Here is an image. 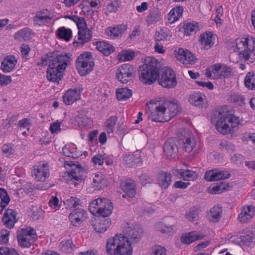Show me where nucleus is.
Instances as JSON below:
<instances>
[{"mask_svg": "<svg viewBox=\"0 0 255 255\" xmlns=\"http://www.w3.org/2000/svg\"><path fill=\"white\" fill-rule=\"evenodd\" d=\"M70 61L68 54L56 55L55 53L47 54L41 58L38 65L46 66L47 78L49 81L59 82L63 77V72Z\"/></svg>", "mask_w": 255, "mask_h": 255, "instance_id": "nucleus-1", "label": "nucleus"}, {"mask_svg": "<svg viewBox=\"0 0 255 255\" xmlns=\"http://www.w3.org/2000/svg\"><path fill=\"white\" fill-rule=\"evenodd\" d=\"M148 118L152 121L163 123L169 121L178 112L177 102L167 100L150 101L147 103Z\"/></svg>", "mask_w": 255, "mask_h": 255, "instance_id": "nucleus-2", "label": "nucleus"}, {"mask_svg": "<svg viewBox=\"0 0 255 255\" xmlns=\"http://www.w3.org/2000/svg\"><path fill=\"white\" fill-rule=\"evenodd\" d=\"M233 47L241 61L253 63L255 60V38L251 36L235 39Z\"/></svg>", "mask_w": 255, "mask_h": 255, "instance_id": "nucleus-3", "label": "nucleus"}, {"mask_svg": "<svg viewBox=\"0 0 255 255\" xmlns=\"http://www.w3.org/2000/svg\"><path fill=\"white\" fill-rule=\"evenodd\" d=\"M217 119L216 128L222 134H227L238 127L239 124L238 117H235L226 108L221 109L214 115Z\"/></svg>", "mask_w": 255, "mask_h": 255, "instance_id": "nucleus-4", "label": "nucleus"}, {"mask_svg": "<svg viewBox=\"0 0 255 255\" xmlns=\"http://www.w3.org/2000/svg\"><path fill=\"white\" fill-rule=\"evenodd\" d=\"M106 251L109 255H131L132 248L126 237L120 234L108 240Z\"/></svg>", "mask_w": 255, "mask_h": 255, "instance_id": "nucleus-5", "label": "nucleus"}, {"mask_svg": "<svg viewBox=\"0 0 255 255\" xmlns=\"http://www.w3.org/2000/svg\"><path fill=\"white\" fill-rule=\"evenodd\" d=\"M158 63L154 57H148L145 59V63L139 67V79L141 82L150 85L156 80L159 74Z\"/></svg>", "mask_w": 255, "mask_h": 255, "instance_id": "nucleus-6", "label": "nucleus"}, {"mask_svg": "<svg viewBox=\"0 0 255 255\" xmlns=\"http://www.w3.org/2000/svg\"><path fill=\"white\" fill-rule=\"evenodd\" d=\"M95 65L91 53L89 52L80 54L76 62V68L81 76L86 75L90 73Z\"/></svg>", "mask_w": 255, "mask_h": 255, "instance_id": "nucleus-7", "label": "nucleus"}, {"mask_svg": "<svg viewBox=\"0 0 255 255\" xmlns=\"http://www.w3.org/2000/svg\"><path fill=\"white\" fill-rule=\"evenodd\" d=\"M178 142L186 152H190L196 146L193 134L187 129L183 128L178 133Z\"/></svg>", "mask_w": 255, "mask_h": 255, "instance_id": "nucleus-8", "label": "nucleus"}, {"mask_svg": "<svg viewBox=\"0 0 255 255\" xmlns=\"http://www.w3.org/2000/svg\"><path fill=\"white\" fill-rule=\"evenodd\" d=\"M35 231L31 228L22 229L17 232V239L19 245L23 248H29L36 238Z\"/></svg>", "mask_w": 255, "mask_h": 255, "instance_id": "nucleus-9", "label": "nucleus"}, {"mask_svg": "<svg viewBox=\"0 0 255 255\" xmlns=\"http://www.w3.org/2000/svg\"><path fill=\"white\" fill-rule=\"evenodd\" d=\"M158 83L164 88H171L176 86L177 82L173 71L168 68H164L160 77L158 79Z\"/></svg>", "mask_w": 255, "mask_h": 255, "instance_id": "nucleus-10", "label": "nucleus"}, {"mask_svg": "<svg viewBox=\"0 0 255 255\" xmlns=\"http://www.w3.org/2000/svg\"><path fill=\"white\" fill-rule=\"evenodd\" d=\"M133 68L129 64L121 66L117 70L116 77L122 83L126 84L133 78Z\"/></svg>", "mask_w": 255, "mask_h": 255, "instance_id": "nucleus-11", "label": "nucleus"}, {"mask_svg": "<svg viewBox=\"0 0 255 255\" xmlns=\"http://www.w3.org/2000/svg\"><path fill=\"white\" fill-rule=\"evenodd\" d=\"M179 142L175 138L168 139L165 143L163 152L166 157L170 159H175L178 154Z\"/></svg>", "mask_w": 255, "mask_h": 255, "instance_id": "nucleus-12", "label": "nucleus"}, {"mask_svg": "<svg viewBox=\"0 0 255 255\" xmlns=\"http://www.w3.org/2000/svg\"><path fill=\"white\" fill-rule=\"evenodd\" d=\"M175 57L179 62L185 65L192 64L195 62L193 54L189 50L183 48H179L177 51H175Z\"/></svg>", "mask_w": 255, "mask_h": 255, "instance_id": "nucleus-13", "label": "nucleus"}, {"mask_svg": "<svg viewBox=\"0 0 255 255\" xmlns=\"http://www.w3.org/2000/svg\"><path fill=\"white\" fill-rule=\"evenodd\" d=\"M32 174L37 181H44L49 176V168L48 164L43 163L34 166Z\"/></svg>", "mask_w": 255, "mask_h": 255, "instance_id": "nucleus-14", "label": "nucleus"}, {"mask_svg": "<svg viewBox=\"0 0 255 255\" xmlns=\"http://www.w3.org/2000/svg\"><path fill=\"white\" fill-rule=\"evenodd\" d=\"M212 71L216 75L217 78L226 79L228 78L233 75V70L231 67L224 64L217 63L212 66Z\"/></svg>", "mask_w": 255, "mask_h": 255, "instance_id": "nucleus-15", "label": "nucleus"}, {"mask_svg": "<svg viewBox=\"0 0 255 255\" xmlns=\"http://www.w3.org/2000/svg\"><path fill=\"white\" fill-rule=\"evenodd\" d=\"M231 174L228 171H221L218 169L206 171L204 179L207 181H214L220 180H225L229 178Z\"/></svg>", "mask_w": 255, "mask_h": 255, "instance_id": "nucleus-16", "label": "nucleus"}, {"mask_svg": "<svg viewBox=\"0 0 255 255\" xmlns=\"http://www.w3.org/2000/svg\"><path fill=\"white\" fill-rule=\"evenodd\" d=\"M52 16L47 9H43L35 13L33 18V24L35 26H41L49 22Z\"/></svg>", "mask_w": 255, "mask_h": 255, "instance_id": "nucleus-17", "label": "nucleus"}, {"mask_svg": "<svg viewBox=\"0 0 255 255\" xmlns=\"http://www.w3.org/2000/svg\"><path fill=\"white\" fill-rule=\"evenodd\" d=\"M143 232L142 229L139 227H129L126 231L128 236L127 240H128L131 244L138 243L143 236Z\"/></svg>", "mask_w": 255, "mask_h": 255, "instance_id": "nucleus-18", "label": "nucleus"}, {"mask_svg": "<svg viewBox=\"0 0 255 255\" xmlns=\"http://www.w3.org/2000/svg\"><path fill=\"white\" fill-rule=\"evenodd\" d=\"M86 211L82 209L74 210L69 215V218L71 224L75 227H78L85 220Z\"/></svg>", "mask_w": 255, "mask_h": 255, "instance_id": "nucleus-19", "label": "nucleus"}, {"mask_svg": "<svg viewBox=\"0 0 255 255\" xmlns=\"http://www.w3.org/2000/svg\"><path fill=\"white\" fill-rule=\"evenodd\" d=\"M17 212L11 209H7L5 211L2 217V222L4 225L8 228L13 227L14 224L18 220L16 217Z\"/></svg>", "mask_w": 255, "mask_h": 255, "instance_id": "nucleus-20", "label": "nucleus"}, {"mask_svg": "<svg viewBox=\"0 0 255 255\" xmlns=\"http://www.w3.org/2000/svg\"><path fill=\"white\" fill-rule=\"evenodd\" d=\"M92 35V32L90 29L78 31V36L75 37L73 44L77 47L82 46L91 39Z\"/></svg>", "mask_w": 255, "mask_h": 255, "instance_id": "nucleus-21", "label": "nucleus"}, {"mask_svg": "<svg viewBox=\"0 0 255 255\" xmlns=\"http://www.w3.org/2000/svg\"><path fill=\"white\" fill-rule=\"evenodd\" d=\"M205 235L200 232L192 231L183 234L181 237V242L185 244H190L196 241L204 239Z\"/></svg>", "mask_w": 255, "mask_h": 255, "instance_id": "nucleus-22", "label": "nucleus"}, {"mask_svg": "<svg viewBox=\"0 0 255 255\" xmlns=\"http://www.w3.org/2000/svg\"><path fill=\"white\" fill-rule=\"evenodd\" d=\"M80 98V89H69L63 96L64 103L67 105H72Z\"/></svg>", "mask_w": 255, "mask_h": 255, "instance_id": "nucleus-23", "label": "nucleus"}, {"mask_svg": "<svg viewBox=\"0 0 255 255\" xmlns=\"http://www.w3.org/2000/svg\"><path fill=\"white\" fill-rule=\"evenodd\" d=\"M173 173L180 175V178L185 181H194L198 177V173L192 170L176 169Z\"/></svg>", "mask_w": 255, "mask_h": 255, "instance_id": "nucleus-24", "label": "nucleus"}, {"mask_svg": "<svg viewBox=\"0 0 255 255\" xmlns=\"http://www.w3.org/2000/svg\"><path fill=\"white\" fill-rule=\"evenodd\" d=\"M17 63V59L13 55L6 56L1 62V70L4 73H9L12 71Z\"/></svg>", "mask_w": 255, "mask_h": 255, "instance_id": "nucleus-25", "label": "nucleus"}, {"mask_svg": "<svg viewBox=\"0 0 255 255\" xmlns=\"http://www.w3.org/2000/svg\"><path fill=\"white\" fill-rule=\"evenodd\" d=\"M255 215V207L252 205L244 206L239 215V220L242 223L247 222Z\"/></svg>", "mask_w": 255, "mask_h": 255, "instance_id": "nucleus-26", "label": "nucleus"}, {"mask_svg": "<svg viewBox=\"0 0 255 255\" xmlns=\"http://www.w3.org/2000/svg\"><path fill=\"white\" fill-rule=\"evenodd\" d=\"M126 25H119L116 27H109L106 30L107 36L112 39H115L122 36V34L127 30Z\"/></svg>", "mask_w": 255, "mask_h": 255, "instance_id": "nucleus-27", "label": "nucleus"}, {"mask_svg": "<svg viewBox=\"0 0 255 255\" xmlns=\"http://www.w3.org/2000/svg\"><path fill=\"white\" fill-rule=\"evenodd\" d=\"M213 36L211 32L203 33L200 35L199 41L205 49H209L213 46Z\"/></svg>", "mask_w": 255, "mask_h": 255, "instance_id": "nucleus-28", "label": "nucleus"}, {"mask_svg": "<svg viewBox=\"0 0 255 255\" xmlns=\"http://www.w3.org/2000/svg\"><path fill=\"white\" fill-rule=\"evenodd\" d=\"M123 160L129 167L136 166L141 163V158L137 153L126 154Z\"/></svg>", "mask_w": 255, "mask_h": 255, "instance_id": "nucleus-29", "label": "nucleus"}, {"mask_svg": "<svg viewBox=\"0 0 255 255\" xmlns=\"http://www.w3.org/2000/svg\"><path fill=\"white\" fill-rule=\"evenodd\" d=\"M103 204V207L100 209V210L97 213V216L107 217L112 214L113 210V206L112 202L108 199H106Z\"/></svg>", "mask_w": 255, "mask_h": 255, "instance_id": "nucleus-30", "label": "nucleus"}, {"mask_svg": "<svg viewBox=\"0 0 255 255\" xmlns=\"http://www.w3.org/2000/svg\"><path fill=\"white\" fill-rule=\"evenodd\" d=\"M205 96L201 93H194L189 98V102L196 107H202L204 104Z\"/></svg>", "mask_w": 255, "mask_h": 255, "instance_id": "nucleus-31", "label": "nucleus"}, {"mask_svg": "<svg viewBox=\"0 0 255 255\" xmlns=\"http://www.w3.org/2000/svg\"><path fill=\"white\" fill-rule=\"evenodd\" d=\"M183 11L182 6H176L171 9L168 14L169 22L173 23L182 17Z\"/></svg>", "mask_w": 255, "mask_h": 255, "instance_id": "nucleus-32", "label": "nucleus"}, {"mask_svg": "<svg viewBox=\"0 0 255 255\" xmlns=\"http://www.w3.org/2000/svg\"><path fill=\"white\" fill-rule=\"evenodd\" d=\"M106 198H99L92 201L89 205V211L93 214L95 216L97 213L103 207V204Z\"/></svg>", "mask_w": 255, "mask_h": 255, "instance_id": "nucleus-33", "label": "nucleus"}, {"mask_svg": "<svg viewBox=\"0 0 255 255\" xmlns=\"http://www.w3.org/2000/svg\"><path fill=\"white\" fill-rule=\"evenodd\" d=\"M123 191L129 197H133L136 193L135 183L132 180H127L122 185Z\"/></svg>", "mask_w": 255, "mask_h": 255, "instance_id": "nucleus-34", "label": "nucleus"}, {"mask_svg": "<svg viewBox=\"0 0 255 255\" xmlns=\"http://www.w3.org/2000/svg\"><path fill=\"white\" fill-rule=\"evenodd\" d=\"M172 175L167 172H161L158 177V184L164 189L167 188L171 183Z\"/></svg>", "mask_w": 255, "mask_h": 255, "instance_id": "nucleus-35", "label": "nucleus"}, {"mask_svg": "<svg viewBox=\"0 0 255 255\" xmlns=\"http://www.w3.org/2000/svg\"><path fill=\"white\" fill-rule=\"evenodd\" d=\"M97 49L106 56L110 55L114 51L113 46L105 41L97 42Z\"/></svg>", "mask_w": 255, "mask_h": 255, "instance_id": "nucleus-36", "label": "nucleus"}, {"mask_svg": "<svg viewBox=\"0 0 255 255\" xmlns=\"http://www.w3.org/2000/svg\"><path fill=\"white\" fill-rule=\"evenodd\" d=\"M222 209L218 205L214 206L211 210L209 214V220L212 222H217L221 218Z\"/></svg>", "mask_w": 255, "mask_h": 255, "instance_id": "nucleus-37", "label": "nucleus"}, {"mask_svg": "<svg viewBox=\"0 0 255 255\" xmlns=\"http://www.w3.org/2000/svg\"><path fill=\"white\" fill-rule=\"evenodd\" d=\"M32 31L28 28H25L17 32L14 38L19 41L28 40L31 38Z\"/></svg>", "mask_w": 255, "mask_h": 255, "instance_id": "nucleus-38", "label": "nucleus"}, {"mask_svg": "<svg viewBox=\"0 0 255 255\" xmlns=\"http://www.w3.org/2000/svg\"><path fill=\"white\" fill-rule=\"evenodd\" d=\"M111 224V221L108 219H105L93 225L94 229L99 233H104Z\"/></svg>", "mask_w": 255, "mask_h": 255, "instance_id": "nucleus-39", "label": "nucleus"}, {"mask_svg": "<svg viewBox=\"0 0 255 255\" xmlns=\"http://www.w3.org/2000/svg\"><path fill=\"white\" fill-rule=\"evenodd\" d=\"M59 248L64 253H70L75 248V246L71 240H68L61 242L59 245Z\"/></svg>", "mask_w": 255, "mask_h": 255, "instance_id": "nucleus-40", "label": "nucleus"}, {"mask_svg": "<svg viewBox=\"0 0 255 255\" xmlns=\"http://www.w3.org/2000/svg\"><path fill=\"white\" fill-rule=\"evenodd\" d=\"M244 83L245 86L251 90L255 89V72H249L246 75Z\"/></svg>", "mask_w": 255, "mask_h": 255, "instance_id": "nucleus-41", "label": "nucleus"}, {"mask_svg": "<svg viewBox=\"0 0 255 255\" xmlns=\"http://www.w3.org/2000/svg\"><path fill=\"white\" fill-rule=\"evenodd\" d=\"M69 18L76 24L78 28V31H80L81 30H84L85 29H89L87 27V25L84 18L82 17H79L77 15L69 16Z\"/></svg>", "mask_w": 255, "mask_h": 255, "instance_id": "nucleus-42", "label": "nucleus"}, {"mask_svg": "<svg viewBox=\"0 0 255 255\" xmlns=\"http://www.w3.org/2000/svg\"><path fill=\"white\" fill-rule=\"evenodd\" d=\"M56 33L60 38L64 39L66 41H69L72 34V31L70 29L66 28L64 27L59 28Z\"/></svg>", "mask_w": 255, "mask_h": 255, "instance_id": "nucleus-43", "label": "nucleus"}, {"mask_svg": "<svg viewBox=\"0 0 255 255\" xmlns=\"http://www.w3.org/2000/svg\"><path fill=\"white\" fill-rule=\"evenodd\" d=\"M119 0H110L105 9L106 14L116 12L120 6Z\"/></svg>", "mask_w": 255, "mask_h": 255, "instance_id": "nucleus-44", "label": "nucleus"}, {"mask_svg": "<svg viewBox=\"0 0 255 255\" xmlns=\"http://www.w3.org/2000/svg\"><path fill=\"white\" fill-rule=\"evenodd\" d=\"M116 95L118 100H126L131 96L132 91L128 88H121L117 91Z\"/></svg>", "mask_w": 255, "mask_h": 255, "instance_id": "nucleus-45", "label": "nucleus"}, {"mask_svg": "<svg viewBox=\"0 0 255 255\" xmlns=\"http://www.w3.org/2000/svg\"><path fill=\"white\" fill-rule=\"evenodd\" d=\"M83 169L80 165H76L72 167L69 173V176L72 179L76 181H80L82 179Z\"/></svg>", "mask_w": 255, "mask_h": 255, "instance_id": "nucleus-46", "label": "nucleus"}, {"mask_svg": "<svg viewBox=\"0 0 255 255\" xmlns=\"http://www.w3.org/2000/svg\"><path fill=\"white\" fill-rule=\"evenodd\" d=\"M117 120L118 118L116 116H112L107 120L105 122V128L107 133H111L114 132V129Z\"/></svg>", "mask_w": 255, "mask_h": 255, "instance_id": "nucleus-47", "label": "nucleus"}, {"mask_svg": "<svg viewBox=\"0 0 255 255\" xmlns=\"http://www.w3.org/2000/svg\"><path fill=\"white\" fill-rule=\"evenodd\" d=\"M158 229L162 234H173L176 229L173 225H169L164 223H159L158 225Z\"/></svg>", "mask_w": 255, "mask_h": 255, "instance_id": "nucleus-48", "label": "nucleus"}, {"mask_svg": "<svg viewBox=\"0 0 255 255\" xmlns=\"http://www.w3.org/2000/svg\"><path fill=\"white\" fill-rule=\"evenodd\" d=\"M92 185L95 190H100L104 186V180L101 175L96 174L93 178Z\"/></svg>", "mask_w": 255, "mask_h": 255, "instance_id": "nucleus-49", "label": "nucleus"}, {"mask_svg": "<svg viewBox=\"0 0 255 255\" xmlns=\"http://www.w3.org/2000/svg\"><path fill=\"white\" fill-rule=\"evenodd\" d=\"M198 28V24L196 22L188 23L183 26L184 33L188 35L195 33Z\"/></svg>", "mask_w": 255, "mask_h": 255, "instance_id": "nucleus-50", "label": "nucleus"}, {"mask_svg": "<svg viewBox=\"0 0 255 255\" xmlns=\"http://www.w3.org/2000/svg\"><path fill=\"white\" fill-rule=\"evenodd\" d=\"M171 37L169 30L160 29L156 31L155 34V39L156 41L165 40Z\"/></svg>", "mask_w": 255, "mask_h": 255, "instance_id": "nucleus-51", "label": "nucleus"}, {"mask_svg": "<svg viewBox=\"0 0 255 255\" xmlns=\"http://www.w3.org/2000/svg\"><path fill=\"white\" fill-rule=\"evenodd\" d=\"M199 215V210L196 207L191 208L185 215L186 219L190 221L194 222L197 219Z\"/></svg>", "mask_w": 255, "mask_h": 255, "instance_id": "nucleus-52", "label": "nucleus"}, {"mask_svg": "<svg viewBox=\"0 0 255 255\" xmlns=\"http://www.w3.org/2000/svg\"><path fill=\"white\" fill-rule=\"evenodd\" d=\"M0 199L1 201V206L5 208L9 203L10 199L6 192L3 189L0 188Z\"/></svg>", "mask_w": 255, "mask_h": 255, "instance_id": "nucleus-53", "label": "nucleus"}, {"mask_svg": "<svg viewBox=\"0 0 255 255\" xmlns=\"http://www.w3.org/2000/svg\"><path fill=\"white\" fill-rule=\"evenodd\" d=\"M228 186L224 183H221L220 184L215 186L211 189L210 193L213 194H218L223 193L224 191L227 190Z\"/></svg>", "mask_w": 255, "mask_h": 255, "instance_id": "nucleus-54", "label": "nucleus"}, {"mask_svg": "<svg viewBox=\"0 0 255 255\" xmlns=\"http://www.w3.org/2000/svg\"><path fill=\"white\" fill-rule=\"evenodd\" d=\"M244 160V156L238 153L233 154L230 157L231 162L236 164H241Z\"/></svg>", "mask_w": 255, "mask_h": 255, "instance_id": "nucleus-55", "label": "nucleus"}, {"mask_svg": "<svg viewBox=\"0 0 255 255\" xmlns=\"http://www.w3.org/2000/svg\"><path fill=\"white\" fill-rule=\"evenodd\" d=\"M231 101L239 106H242L245 104L243 96L237 94H234L231 96Z\"/></svg>", "mask_w": 255, "mask_h": 255, "instance_id": "nucleus-56", "label": "nucleus"}, {"mask_svg": "<svg viewBox=\"0 0 255 255\" xmlns=\"http://www.w3.org/2000/svg\"><path fill=\"white\" fill-rule=\"evenodd\" d=\"M14 149L9 144H4L2 147V151L3 155L9 157L14 153Z\"/></svg>", "mask_w": 255, "mask_h": 255, "instance_id": "nucleus-57", "label": "nucleus"}, {"mask_svg": "<svg viewBox=\"0 0 255 255\" xmlns=\"http://www.w3.org/2000/svg\"><path fill=\"white\" fill-rule=\"evenodd\" d=\"M105 159V154H98L95 155L92 159L95 165H102Z\"/></svg>", "mask_w": 255, "mask_h": 255, "instance_id": "nucleus-58", "label": "nucleus"}, {"mask_svg": "<svg viewBox=\"0 0 255 255\" xmlns=\"http://www.w3.org/2000/svg\"><path fill=\"white\" fill-rule=\"evenodd\" d=\"M0 255H19L13 249L3 247L0 248Z\"/></svg>", "mask_w": 255, "mask_h": 255, "instance_id": "nucleus-59", "label": "nucleus"}, {"mask_svg": "<svg viewBox=\"0 0 255 255\" xmlns=\"http://www.w3.org/2000/svg\"><path fill=\"white\" fill-rule=\"evenodd\" d=\"M31 126L30 120L28 118H24L19 121L17 124V128L20 129L27 128V130H28Z\"/></svg>", "mask_w": 255, "mask_h": 255, "instance_id": "nucleus-60", "label": "nucleus"}, {"mask_svg": "<svg viewBox=\"0 0 255 255\" xmlns=\"http://www.w3.org/2000/svg\"><path fill=\"white\" fill-rule=\"evenodd\" d=\"M220 147L221 149H224L228 152L234 151L236 149V147L234 144L227 141L220 143Z\"/></svg>", "mask_w": 255, "mask_h": 255, "instance_id": "nucleus-61", "label": "nucleus"}, {"mask_svg": "<svg viewBox=\"0 0 255 255\" xmlns=\"http://www.w3.org/2000/svg\"><path fill=\"white\" fill-rule=\"evenodd\" d=\"M9 231L2 230L0 232V243L5 244L8 242Z\"/></svg>", "mask_w": 255, "mask_h": 255, "instance_id": "nucleus-62", "label": "nucleus"}, {"mask_svg": "<svg viewBox=\"0 0 255 255\" xmlns=\"http://www.w3.org/2000/svg\"><path fill=\"white\" fill-rule=\"evenodd\" d=\"M134 56L133 52L126 51L122 54L121 58L124 61H130L134 58Z\"/></svg>", "mask_w": 255, "mask_h": 255, "instance_id": "nucleus-63", "label": "nucleus"}, {"mask_svg": "<svg viewBox=\"0 0 255 255\" xmlns=\"http://www.w3.org/2000/svg\"><path fill=\"white\" fill-rule=\"evenodd\" d=\"M11 82L10 76H6L0 73V86L7 85Z\"/></svg>", "mask_w": 255, "mask_h": 255, "instance_id": "nucleus-64", "label": "nucleus"}]
</instances>
